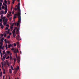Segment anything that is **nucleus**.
Here are the masks:
<instances>
[{
    "label": "nucleus",
    "instance_id": "obj_1",
    "mask_svg": "<svg viewBox=\"0 0 79 79\" xmlns=\"http://www.w3.org/2000/svg\"><path fill=\"white\" fill-rule=\"evenodd\" d=\"M6 17H4L2 18V19H3V24L4 25H5L6 24H7V21H8V19H5Z\"/></svg>",
    "mask_w": 79,
    "mask_h": 79
},
{
    "label": "nucleus",
    "instance_id": "obj_2",
    "mask_svg": "<svg viewBox=\"0 0 79 79\" xmlns=\"http://www.w3.org/2000/svg\"><path fill=\"white\" fill-rule=\"evenodd\" d=\"M15 25V26H17V27H20V24L19 23H12V25L11 26L13 27L14 26V25Z\"/></svg>",
    "mask_w": 79,
    "mask_h": 79
},
{
    "label": "nucleus",
    "instance_id": "obj_3",
    "mask_svg": "<svg viewBox=\"0 0 79 79\" xmlns=\"http://www.w3.org/2000/svg\"><path fill=\"white\" fill-rule=\"evenodd\" d=\"M17 10L18 11L17 13H18L19 14L21 15V10L20 9V6H17Z\"/></svg>",
    "mask_w": 79,
    "mask_h": 79
},
{
    "label": "nucleus",
    "instance_id": "obj_4",
    "mask_svg": "<svg viewBox=\"0 0 79 79\" xmlns=\"http://www.w3.org/2000/svg\"><path fill=\"white\" fill-rule=\"evenodd\" d=\"M17 15L18 17V18L20 16H21V14H19V13H17V14H15V15H14V19L16 18V16Z\"/></svg>",
    "mask_w": 79,
    "mask_h": 79
},
{
    "label": "nucleus",
    "instance_id": "obj_5",
    "mask_svg": "<svg viewBox=\"0 0 79 79\" xmlns=\"http://www.w3.org/2000/svg\"><path fill=\"white\" fill-rule=\"evenodd\" d=\"M20 57L19 56L17 57V62L19 63L20 62Z\"/></svg>",
    "mask_w": 79,
    "mask_h": 79
},
{
    "label": "nucleus",
    "instance_id": "obj_6",
    "mask_svg": "<svg viewBox=\"0 0 79 79\" xmlns=\"http://www.w3.org/2000/svg\"><path fill=\"white\" fill-rule=\"evenodd\" d=\"M5 53V55L6 56H8L10 53V51H7Z\"/></svg>",
    "mask_w": 79,
    "mask_h": 79
},
{
    "label": "nucleus",
    "instance_id": "obj_7",
    "mask_svg": "<svg viewBox=\"0 0 79 79\" xmlns=\"http://www.w3.org/2000/svg\"><path fill=\"white\" fill-rule=\"evenodd\" d=\"M18 23H20V21H21V16H19V17H18Z\"/></svg>",
    "mask_w": 79,
    "mask_h": 79
},
{
    "label": "nucleus",
    "instance_id": "obj_8",
    "mask_svg": "<svg viewBox=\"0 0 79 79\" xmlns=\"http://www.w3.org/2000/svg\"><path fill=\"white\" fill-rule=\"evenodd\" d=\"M16 39H17V40L18 41H19L20 40V36L19 35H17V36Z\"/></svg>",
    "mask_w": 79,
    "mask_h": 79
},
{
    "label": "nucleus",
    "instance_id": "obj_9",
    "mask_svg": "<svg viewBox=\"0 0 79 79\" xmlns=\"http://www.w3.org/2000/svg\"><path fill=\"white\" fill-rule=\"evenodd\" d=\"M2 45H1L0 46V49H2V50H4V46H2Z\"/></svg>",
    "mask_w": 79,
    "mask_h": 79
},
{
    "label": "nucleus",
    "instance_id": "obj_10",
    "mask_svg": "<svg viewBox=\"0 0 79 79\" xmlns=\"http://www.w3.org/2000/svg\"><path fill=\"white\" fill-rule=\"evenodd\" d=\"M8 27H6V30H8V31H6V32H7V33H9V31H10V30L9 29H8Z\"/></svg>",
    "mask_w": 79,
    "mask_h": 79
},
{
    "label": "nucleus",
    "instance_id": "obj_11",
    "mask_svg": "<svg viewBox=\"0 0 79 79\" xmlns=\"http://www.w3.org/2000/svg\"><path fill=\"white\" fill-rule=\"evenodd\" d=\"M14 52L15 53H17L19 52V51L18 50V49H15V50H14Z\"/></svg>",
    "mask_w": 79,
    "mask_h": 79
},
{
    "label": "nucleus",
    "instance_id": "obj_12",
    "mask_svg": "<svg viewBox=\"0 0 79 79\" xmlns=\"http://www.w3.org/2000/svg\"><path fill=\"white\" fill-rule=\"evenodd\" d=\"M17 48H20V45L19 42H17Z\"/></svg>",
    "mask_w": 79,
    "mask_h": 79
},
{
    "label": "nucleus",
    "instance_id": "obj_13",
    "mask_svg": "<svg viewBox=\"0 0 79 79\" xmlns=\"http://www.w3.org/2000/svg\"><path fill=\"white\" fill-rule=\"evenodd\" d=\"M0 26L1 27L2 29H3L4 26L2 25V23H0Z\"/></svg>",
    "mask_w": 79,
    "mask_h": 79
},
{
    "label": "nucleus",
    "instance_id": "obj_14",
    "mask_svg": "<svg viewBox=\"0 0 79 79\" xmlns=\"http://www.w3.org/2000/svg\"><path fill=\"white\" fill-rule=\"evenodd\" d=\"M1 63L2 64V67H3V66L5 64V62H2Z\"/></svg>",
    "mask_w": 79,
    "mask_h": 79
},
{
    "label": "nucleus",
    "instance_id": "obj_15",
    "mask_svg": "<svg viewBox=\"0 0 79 79\" xmlns=\"http://www.w3.org/2000/svg\"><path fill=\"white\" fill-rule=\"evenodd\" d=\"M19 29H20V28L18 27L17 30V31H16V32H17V34H18L19 32Z\"/></svg>",
    "mask_w": 79,
    "mask_h": 79
},
{
    "label": "nucleus",
    "instance_id": "obj_16",
    "mask_svg": "<svg viewBox=\"0 0 79 79\" xmlns=\"http://www.w3.org/2000/svg\"><path fill=\"white\" fill-rule=\"evenodd\" d=\"M12 47V45L11 44H10L8 45V48H10Z\"/></svg>",
    "mask_w": 79,
    "mask_h": 79
},
{
    "label": "nucleus",
    "instance_id": "obj_17",
    "mask_svg": "<svg viewBox=\"0 0 79 79\" xmlns=\"http://www.w3.org/2000/svg\"><path fill=\"white\" fill-rule=\"evenodd\" d=\"M6 56H7L5 55H4V56H3V59L4 60H5L6 58Z\"/></svg>",
    "mask_w": 79,
    "mask_h": 79
},
{
    "label": "nucleus",
    "instance_id": "obj_18",
    "mask_svg": "<svg viewBox=\"0 0 79 79\" xmlns=\"http://www.w3.org/2000/svg\"><path fill=\"white\" fill-rule=\"evenodd\" d=\"M16 36V35L15 33H13V37H15Z\"/></svg>",
    "mask_w": 79,
    "mask_h": 79
},
{
    "label": "nucleus",
    "instance_id": "obj_19",
    "mask_svg": "<svg viewBox=\"0 0 79 79\" xmlns=\"http://www.w3.org/2000/svg\"><path fill=\"white\" fill-rule=\"evenodd\" d=\"M4 38L3 37L2 38V39H1V42H3V41L4 40Z\"/></svg>",
    "mask_w": 79,
    "mask_h": 79
},
{
    "label": "nucleus",
    "instance_id": "obj_20",
    "mask_svg": "<svg viewBox=\"0 0 79 79\" xmlns=\"http://www.w3.org/2000/svg\"><path fill=\"white\" fill-rule=\"evenodd\" d=\"M4 14V12L3 11H2L0 13L1 15H2Z\"/></svg>",
    "mask_w": 79,
    "mask_h": 79
},
{
    "label": "nucleus",
    "instance_id": "obj_21",
    "mask_svg": "<svg viewBox=\"0 0 79 79\" xmlns=\"http://www.w3.org/2000/svg\"><path fill=\"white\" fill-rule=\"evenodd\" d=\"M11 16L12 15H11L10 14H8L7 16V17L9 18L10 16Z\"/></svg>",
    "mask_w": 79,
    "mask_h": 79
},
{
    "label": "nucleus",
    "instance_id": "obj_22",
    "mask_svg": "<svg viewBox=\"0 0 79 79\" xmlns=\"http://www.w3.org/2000/svg\"><path fill=\"white\" fill-rule=\"evenodd\" d=\"M9 71L10 73H12V71L11 69L9 70Z\"/></svg>",
    "mask_w": 79,
    "mask_h": 79
},
{
    "label": "nucleus",
    "instance_id": "obj_23",
    "mask_svg": "<svg viewBox=\"0 0 79 79\" xmlns=\"http://www.w3.org/2000/svg\"><path fill=\"white\" fill-rule=\"evenodd\" d=\"M6 49H8V44H6Z\"/></svg>",
    "mask_w": 79,
    "mask_h": 79
},
{
    "label": "nucleus",
    "instance_id": "obj_24",
    "mask_svg": "<svg viewBox=\"0 0 79 79\" xmlns=\"http://www.w3.org/2000/svg\"><path fill=\"white\" fill-rule=\"evenodd\" d=\"M15 29H14V30H13V31H12V33H15Z\"/></svg>",
    "mask_w": 79,
    "mask_h": 79
},
{
    "label": "nucleus",
    "instance_id": "obj_25",
    "mask_svg": "<svg viewBox=\"0 0 79 79\" xmlns=\"http://www.w3.org/2000/svg\"><path fill=\"white\" fill-rule=\"evenodd\" d=\"M15 48L13 47L12 48V49H11V50L12 51H15Z\"/></svg>",
    "mask_w": 79,
    "mask_h": 79
},
{
    "label": "nucleus",
    "instance_id": "obj_26",
    "mask_svg": "<svg viewBox=\"0 0 79 79\" xmlns=\"http://www.w3.org/2000/svg\"><path fill=\"white\" fill-rule=\"evenodd\" d=\"M8 5H9L10 4V1L9 0L7 1Z\"/></svg>",
    "mask_w": 79,
    "mask_h": 79
},
{
    "label": "nucleus",
    "instance_id": "obj_27",
    "mask_svg": "<svg viewBox=\"0 0 79 79\" xmlns=\"http://www.w3.org/2000/svg\"><path fill=\"white\" fill-rule=\"evenodd\" d=\"M0 44H1V45H2V46L3 45V43L2 42H0Z\"/></svg>",
    "mask_w": 79,
    "mask_h": 79
},
{
    "label": "nucleus",
    "instance_id": "obj_28",
    "mask_svg": "<svg viewBox=\"0 0 79 79\" xmlns=\"http://www.w3.org/2000/svg\"><path fill=\"white\" fill-rule=\"evenodd\" d=\"M14 62H15L16 61V59L15 58H14Z\"/></svg>",
    "mask_w": 79,
    "mask_h": 79
},
{
    "label": "nucleus",
    "instance_id": "obj_29",
    "mask_svg": "<svg viewBox=\"0 0 79 79\" xmlns=\"http://www.w3.org/2000/svg\"><path fill=\"white\" fill-rule=\"evenodd\" d=\"M5 43L6 44H7V42L6 39H5Z\"/></svg>",
    "mask_w": 79,
    "mask_h": 79
},
{
    "label": "nucleus",
    "instance_id": "obj_30",
    "mask_svg": "<svg viewBox=\"0 0 79 79\" xmlns=\"http://www.w3.org/2000/svg\"><path fill=\"white\" fill-rule=\"evenodd\" d=\"M7 36V35L6 34H4V36L5 37H6Z\"/></svg>",
    "mask_w": 79,
    "mask_h": 79
},
{
    "label": "nucleus",
    "instance_id": "obj_31",
    "mask_svg": "<svg viewBox=\"0 0 79 79\" xmlns=\"http://www.w3.org/2000/svg\"><path fill=\"white\" fill-rule=\"evenodd\" d=\"M3 34H1V38H2V37H3Z\"/></svg>",
    "mask_w": 79,
    "mask_h": 79
},
{
    "label": "nucleus",
    "instance_id": "obj_32",
    "mask_svg": "<svg viewBox=\"0 0 79 79\" xmlns=\"http://www.w3.org/2000/svg\"><path fill=\"white\" fill-rule=\"evenodd\" d=\"M19 69V66L17 67V69H16V70H18Z\"/></svg>",
    "mask_w": 79,
    "mask_h": 79
},
{
    "label": "nucleus",
    "instance_id": "obj_33",
    "mask_svg": "<svg viewBox=\"0 0 79 79\" xmlns=\"http://www.w3.org/2000/svg\"><path fill=\"white\" fill-rule=\"evenodd\" d=\"M5 3L6 4H8V2H7V1H5Z\"/></svg>",
    "mask_w": 79,
    "mask_h": 79
},
{
    "label": "nucleus",
    "instance_id": "obj_34",
    "mask_svg": "<svg viewBox=\"0 0 79 79\" xmlns=\"http://www.w3.org/2000/svg\"><path fill=\"white\" fill-rule=\"evenodd\" d=\"M5 10V14H6L7 12V10Z\"/></svg>",
    "mask_w": 79,
    "mask_h": 79
},
{
    "label": "nucleus",
    "instance_id": "obj_35",
    "mask_svg": "<svg viewBox=\"0 0 79 79\" xmlns=\"http://www.w3.org/2000/svg\"><path fill=\"white\" fill-rule=\"evenodd\" d=\"M10 58V56H8L6 58V59H8Z\"/></svg>",
    "mask_w": 79,
    "mask_h": 79
},
{
    "label": "nucleus",
    "instance_id": "obj_36",
    "mask_svg": "<svg viewBox=\"0 0 79 79\" xmlns=\"http://www.w3.org/2000/svg\"><path fill=\"white\" fill-rule=\"evenodd\" d=\"M10 35H9L7 37V39H9V38H10Z\"/></svg>",
    "mask_w": 79,
    "mask_h": 79
},
{
    "label": "nucleus",
    "instance_id": "obj_37",
    "mask_svg": "<svg viewBox=\"0 0 79 79\" xmlns=\"http://www.w3.org/2000/svg\"><path fill=\"white\" fill-rule=\"evenodd\" d=\"M14 29H15V30H16V29H17H17H18V28L17 27H15Z\"/></svg>",
    "mask_w": 79,
    "mask_h": 79
},
{
    "label": "nucleus",
    "instance_id": "obj_38",
    "mask_svg": "<svg viewBox=\"0 0 79 79\" xmlns=\"http://www.w3.org/2000/svg\"><path fill=\"white\" fill-rule=\"evenodd\" d=\"M5 10H7V7H6L5 8Z\"/></svg>",
    "mask_w": 79,
    "mask_h": 79
},
{
    "label": "nucleus",
    "instance_id": "obj_39",
    "mask_svg": "<svg viewBox=\"0 0 79 79\" xmlns=\"http://www.w3.org/2000/svg\"><path fill=\"white\" fill-rule=\"evenodd\" d=\"M14 46H16V44H15V43L14 44Z\"/></svg>",
    "mask_w": 79,
    "mask_h": 79
},
{
    "label": "nucleus",
    "instance_id": "obj_40",
    "mask_svg": "<svg viewBox=\"0 0 79 79\" xmlns=\"http://www.w3.org/2000/svg\"><path fill=\"white\" fill-rule=\"evenodd\" d=\"M11 69H12V70H14V69L13 68V66H11Z\"/></svg>",
    "mask_w": 79,
    "mask_h": 79
},
{
    "label": "nucleus",
    "instance_id": "obj_41",
    "mask_svg": "<svg viewBox=\"0 0 79 79\" xmlns=\"http://www.w3.org/2000/svg\"><path fill=\"white\" fill-rule=\"evenodd\" d=\"M4 6H5L6 7H7V5L6 4H3Z\"/></svg>",
    "mask_w": 79,
    "mask_h": 79
},
{
    "label": "nucleus",
    "instance_id": "obj_42",
    "mask_svg": "<svg viewBox=\"0 0 79 79\" xmlns=\"http://www.w3.org/2000/svg\"><path fill=\"white\" fill-rule=\"evenodd\" d=\"M13 27H12L11 26L10 27L11 29H13Z\"/></svg>",
    "mask_w": 79,
    "mask_h": 79
},
{
    "label": "nucleus",
    "instance_id": "obj_43",
    "mask_svg": "<svg viewBox=\"0 0 79 79\" xmlns=\"http://www.w3.org/2000/svg\"><path fill=\"white\" fill-rule=\"evenodd\" d=\"M2 22V19H0V22Z\"/></svg>",
    "mask_w": 79,
    "mask_h": 79
},
{
    "label": "nucleus",
    "instance_id": "obj_44",
    "mask_svg": "<svg viewBox=\"0 0 79 79\" xmlns=\"http://www.w3.org/2000/svg\"><path fill=\"white\" fill-rule=\"evenodd\" d=\"M12 56H10V60H12Z\"/></svg>",
    "mask_w": 79,
    "mask_h": 79
},
{
    "label": "nucleus",
    "instance_id": "obj_45",
    "mask_svg": "<svg viewBox=\"0 0 79 79\" xmlns=\"http://www.w3.org/2000/svg\"><path fill=\"white\" fill-rule=\"evenodd\" d=\"M6 26L7 27H9V25H6Z\"/></svg>",
    "mask_w": 79,
    "mask_h": 79
},
{
    "label": "nucleus",
    "instance_id": "obj_46",
    "mask_svg": "<svg viewBox=\"0 0 79 79\" xmlns=\"http://www.w3.org/2000/svg\"><path fill=\"white\" fill-rule=\"evenodd\" d=\"M12 17L10 18V21H11V20H12Z\"/></svg>",
    "mask_w": 79,
    "mask_h": 79
},
{
    "label": "nucleus",
    "instance_id": "obj_47",
    "mask_svg": "<svg viewBox=\"0 0 79 79\" xmlns=\"http://www.w3.org/2000/svg\"><path fill=\"white\" fill-rule=\"evenodd\" d=\"M17 10H18V9L16 8H15V10L16 11Z\"/></svg>",
    "mask_w": 79,
    "mask_h": 79
},
{
    "label": "nucleus",
    "instance_id": "obj_48",
    "mask_svg": "<svg viewBox=\"0 0 79 79\" xmlns=\"http://www.w3.org/2000/svg\"><path fill=\"white\" fill-rule=\"evenodd\" d=\"M20 6V3H19L18 4V6Z\"/></svg>",
    "mask_w": 79,
    "mask_h": 79
},
{
    "label": "nucleus",
    "instance_id": "obj_49",
    "mask_svg": "<svg viewBox=\"0 0 79 79\" xmlns=\"http://www.w3.org/2000/svg\"><path fill=\"white\" fill-rule=\"evenodd\" d=\"M3 54H5V51H3Z\"/></svg>",
    "mask_w": 79,
    "mask_h": 79
},
{
    "label": "nucleus",
    "instance_id": "obj_50",
    "mask_svg": "<svg viewBox=\"0 0 79 79\" xmlns=\"http://www.w3.org/2000/svg\"><path fill=\"white\" fill-rule=\"evenodd\" d=\"M7 43H8V44H10V42L8 40V41H7Z\"/></svg>",
    "mask_w": 79,
    "mask_h": 79
},
{
    "label": "nucleus",
    "instance_id": "obj_51",
    "mask_svg": "<svg viewBox=\"0 0 79 79\" xmlns=\"http://www.w3.org/2000/svg\"><path fill=\"white\" fill-rule=\"evenodd\" d=\"M10 55V56H11L12 55V53L11 52H10V53L9 54Z\"/></svg>",
    "mask_w": 79,
    "mask_h": 79
},
{
    "label": "nucleus",
    "instance_id": "obj_52",
    "mask_svg": "<svg viewBox=\"0 0 79 79\" xmlns=\"http://www.w3.org/2000/svg\"><path fill=\"white\" fill-rule=\"evenodd\" d=\"M20 1V0H17V2H19Z\"/></svg>",
    "mask_w": 79,
    "mask_h": 79
},
{
    "label": "nucleus",
    "instance_id": "obj_53",
    "mask_svg": "<svg viewBox=\"0 0 79 79\" xmlns=\"http://www.w3.org/2000/svg\"><path fill=\"white\" fill-rule=\"evenodd\" d=\"M14 14V11L13 10V11H12V14Z\"/></svg>",
    "mask_w": 79,
    "mask_h": 79
},
{
    "label": "nucleus",
    "instance_id": "obj_54",
    "mask_svg": "<svg viewBox=\"0 0 79 79\" xmlns=\"http://www.w3.org/2000/svg\"><path fill=\"white\" fill-rule=\"evenodd\" d=\"M2 53L1 54V57H2Z\"/></svg>",
    "mask_w": 79,
    "mask_h": 79
},
{
    "label": "nucleus",
    "instance_id": "obj_55",
    "mask_svg": "<svg viewBox=\"0 0 79 79\" xmlns=\"http://www.w3.org/2000/svg\"><path fill=\"white\" fill-rule=\"evenodd\" d=\"M3 15H1V18H2L3 17Z\"/></svg>",
    "mask_w": 79,
    "mask_h": 79
},
{
    "label": "nucleus",
    "instance_id": "obj_56",
    "mask_svg": "<svg viewBox=\"0 0 79 79\" xmlns=\"http://www.w3.org/2000/svg\"><path fill=\"white\" fill-rule=\"evenodd\" d=\"M2 69H3V70H4V71H5V69H4V68H3V67H2Z\"/></svg>",
    "mask_w": 79,
    "mask_h": 79
},
{
    "label": "nucleus",
    "instance_id": "obj_57",
    "mask_svg": "<svg viewBox=\"0 0 79 79\" xmlns=\"http://www.w3.org/2000/svg\"><path fill=\"white\" fill-rule=\"evenodd\" d=\"M5 8L4 6H3L2 7V9H4Z\"/></svg>",
    "mask_w": 79,
    "mask_h": 79
},
{
    "label": "nucleus",
    "instance_id": "obj_58",
    "mask_svg": "<svg viewBox=\"0 0 79 79\" xmlns=\"http://www.w3.org/2000/svg\"><path fill=\"white\" fill-rule=\"evenodd\" d=\"M11 34H12L11 33H10V35H11Z\"/></svg>",
    "mask_w": 79,
    "mask_h": 79
},
{
    "label": "nucleus",
    "instance_id": "obj_59",
    "mask_svg": "<svg viewBox=\"0 0 79 79\" xmlns=\"http://www.w3.org/2000/svg\"><path fill=\"white\" fill-rule=\"evenodd\" d=\"M5 76H3V79H5Z\"/></svg>",
    "mask_w": 79,
    "mask_h": 79
},
{
    "label": "nucleus",
    "instance_id": "obj_60",
    "mask_svg": "<svg viewBox=\"0 0 79 79\" xmlns=\"http://www.w3.org/2000/svg\"><path fill=\"white\" fill-rule=\"evenodd\" d=\"M5 71H4L3 73H4V74H5Z\"/></svg>",
    "mask_w": 79,
    "mask_h": 79
},
{
    "label": "nucleus",
    "instance_id": "obj_61",
    "mask_svg": "<svg viewBox=\"0 0 79 79\" xmlns=\"http://www.w3.org/2000/svg\"><path fill=\"white\" fill-rule=\"evenodd\" d=\"M2 3H0V6H2Z\"/></svg>",
    "mask_w": 79,
    "mask_h": 79
},
{
    "label": "nucleus",
    "instance_id": "obj_62",
    "mask_svg": "<svg viewBox=\"0 0 79 79\" xmlns=\"http://www.w3.org/2000/svg\"><path fill=\"white\" fill-rule=\"evenodd\" d=\"M13 9V7H12L11 8V10H12Z\"/></svg>",
    "mask_w": 79,
    "mask_h": 79
},
{
    "label": "nucleus",
    "instance_id": "obj_63",
    "mask_svg": "<svg viewBox=\"0 0 79 79\" xmlns=\"http://www.w3.org/2000/svg\"><path fill=\"white\" fill-rule=\"evenodd\" d=\"M1 52V50L0 49V53Z\"/></svg>",
    "mask_w": 79,
    "mask_h": 79
},
{
    "label": "nucleus",
    "instance_id": "obj_64",
    "mask_svg": "<svg viewBox=\"0 0 79 79\" xmlns=\"http://www.w3.org/2000/svg\"><path fill=\"white\" fill-rule=\"evenodd\" d=\"M9 13H10L9 14H11V12H10Z\"/></svg>",
    "mask_w": 79,
    "mask_h": 79
}]
</instances>
